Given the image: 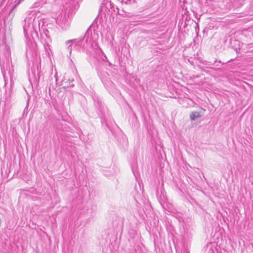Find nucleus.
I'll list each match as a JSON object with an SVG mask.
<instances>
[{
	"label": "nucleus",
	"mask_w": 253,
	"mask_h": 253,
	"mask_svg": "<svg viewBox=\"0 0 253 253\" xmlns=\"http://www.w3.org/2000/svg\"><path fill=\"white\" fill-rule=\"evenodd\" d=\"M110 5L111 8L112 9H113V10L114 12H117V13L118 12H119V11L120 9H119V8L117 6L115 7L114 4L111 2H110Z\"/></svg>",
	"instance_id": "7ed1b4c3"
},
{
	"label": "nucleus",
	"mask_w": 253,
	"mask_h": 253,
	"mask_svg": "<svg viewBox=\"0 0 253 253\" xmlns=\"http://www.w3.org/2000/svg\"><path fill=\"white\" fill-rule=\"evenodd\" d=\"M201 117V115L200 113L196 111L192 112L190 115V118L192 121H194Z\"/></svg>",
	"instance_id": "f03ea898"
},
{
	"label": "nucleus",
	"mask_w": 253,
	"mask_h": 253,
	"mask_svg": "<svg viewBox=\"0 0 253 253\" xmlns=\"http://www.w3.org/2000/svg\"><path fill=\"white\" fill-rule=\"evenodd\" d=\"M35 18V16L33 14L32 17H26L25 18L23 28L25 36L28 34V31L33 28L32 22L34 20Z\"/></svg>",
	"instance_id": "f257e3e1"
},
{
	"label": "nucleus",
	"mask_w": 253,
	"mask_h": 253,
	"mask_svg": "<svg viewBox=\"0 0 253 253\" xmlns=\"http://www.w3.org/2000/svg\"><path fill=\"white\" fill-rule=\"evenodd\" d=\"M74 81V79H69L68 80V82H69V85L70 86V87H73L74 86V84H73V82Z\"/></svg>",
	"instance_id": "423d86ee"
},
{
	"label": "nucleus",
	"mask_w": 253,
	"mask_h": 253,
	"mask_svg": "<svg viewBox=\"0 0 253 253\" xmlns=\"http://www.w3.org/2000/svg\"><path fill=\"white\" fill-rule=\"evenodd\" d=\"M71 44H70V45H69V46L68 47V49L70 51V53H71V50H72V48H71Z\"/></svg>",
	"instance_id": "6e6552de"
},
{
	"label": "nucleus",
	"mask_w": 253,
	"mask_h": 253,
	"mask_svg": "<svg viewBox=\"0 0 253 253\" xmlns=\"http://www.w3.org/2000/svg\"><path fill=\"white\" fill-rule=\"evenodd\" d=\"M117 14L123 16V17L127 16L126 12L123 9L119 10V12H118Z\"/></svg>",
	"instance_id": "20e7f679"
},
{
	"label": "nucleus",
	"mask_w": 253,
	"mask_h": 253,
	"mask_svg": "<svg viewBox=\"0 0 253 253\" xmlns=\"http://www.w3.org/2000/svg\"><path fill=\"white\" fill-rule=\"evenodd\" d=\"M23 0H19V1L13 6V8L10 10V13H11L12 11L16 8L17 5L19 4Z\"/></svg>",
	"instance_id": "39448f33"
},
{
	"label": "nucleus",
	"mask_w": 253,
	"mask_h": 253,
	"mask_svg": "<svg viewBox=\"0 0 253 253\" xmlns=\"http://www.w3.org/2000/svg\"><path fill=\"white\" fill-rule=\"evenodd\" d=\"M76 40H68L66 42V44H69L70 43H71L72 42H73L74 41H75Z\"/></svg>",
	"instance_id": "0eeeda50"
}]
</instances>
